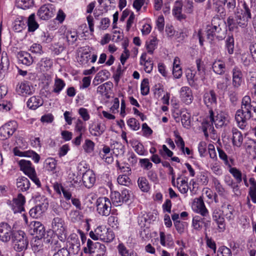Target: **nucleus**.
<instances>
[{"mask_svg": "<svg viewBox=\"0 0 256 256\" xmlns=\"http://www.w3.org/2000/svg\"><path fill=\"white\" fill-rule=\"evenodd\" d=\"M252 14L248 4L244 0L238 2L235 11V18L230 16L227 18V24L230 31L237 30L239 27L246 28Z\"/></svg>", "mask_w": 256, "mask_h": 256, "instance_id": "nucleus-1", "label": "nucleus"}, {"mask_svg": "<svg viewBox=\"0 0 256 256\" xmlns=\"http://www.w3.org/2000/svg\"><path fill=\"white\" fill-rule=\"evenodd\" d=\"M250 118L256 120V102L252 100L250 96H245L242 98L241 108L236 111L235 120L238 126L244 130Z\"/></svg>", "mask_w": 256, "mask_h": 256, "instance_id": "nucleus-2", "label": "nucleus"}, {"mask_svg": "<svg viewBox=\"0 0 256 256\" xmlns=\"http://www.w3.org/2000/svg\"><path fill=\"white\" fill-rule=\"evenodd\" d=\"M226 23L218 18H213L210 24L206 26V38L210 43L215 38L223 40L226 34Z\"/></svg>", "mask_w": 256, "mask_h": 256, "instance_id": "nucleus-3", "label": "nucleus"}, {"mask_svg": "<svg viewBox=\"0 0 256 256\" xmlns=\"http://www.w3.org/2000/svg\"><path fill=\"white\" fill-rule=\"evenodd\" d=\"M90 236L94 240H100L106 242H110L114 238V233L112 230L102 226H98L94 232H90Z\"/></svg>", "mask_w": 256, "mask_h": 256, "instance_id": "nucleus-4", "label": "nucleus"}, {"mask_svg": "<svg viewBox=\"0 0 256 256\" xmlns=\"http://www.w3.org/2000/svg\"><path fill=\"white\" fill-rule=\"evenodd\" d=\"M12 242L14 249L18 252L25 250L28 246V241L24 232L18 230L14 232Z\"/></svg>", "mask_w": 256, "mask_h": 256, "instance_id": "nucleus-5", "label": "nucleus"}, {"mask_svg": "<svg viewBox=\"0 0 256 256\" xmlns=\"http://www.w3.org/2000/svg\"><path fill=\"white\" fill-rule=\"evenodd\" d=\"M80 242L78 237L75 234H71L67 239L66 246L64 248H66L70 256H74L78 254L80 250Z\"/></svg>", "mask_w": 256, "mask_h": 256, "instance_id": "nucleus-6", "label": "nucleus"}, {"mask_svg": "<svg viewBox=\"0 0 256 256\" xmlns=\"http://www.w3.org/2000/svg\"><path fill=\"white\" fill-rule=\"evenodd\" d=\"M138 223L140 227L139 233L142 240L146 242L152 238L150 220L144 216H140L138 218Z\"/></svg>", "mask_w": 256, "mask_h": 256, "instance_id": "nucleus-7", "label": "nucleus"}, {"mask_svg": "<svg viewBox=\"0 0 256 256\" xmlns=\"http://www.w3.org/2000/svg\"><path fill=\"white\" fill-rule=\"evenodd\" d=\"M209 114L210 122L212 124H214L217 128L226 126L229 122V116L225 113L220 112L215 116L213 110H209Z\"/></svg>", "mask_w": 256, "mask_h": 256, "instance_id": "nucleus-8", "label": "nucleus"}, {"mask_svg": "<svg viewBox=\"0 0 256 256\" xmlns=\"http://www.w3.org/2000/svg\"><path fill=\"white\" fill-rule=\"evenodd\" d=\"M232 86L234 90H239L244 84V78L242 68L236 66L232 70Z\"/></svg>", "mask_w": 256, "mask_h": 256, "instance_id": "nucleus-9", "label": "nucleus"}, {"mask_svg": "<svg viewBox=\"0 0 256 256\" xmlns=\"http://www.w3.org/2000/svg\"><path fill=\"white\" fill-rule=\"evenodd\" d=\"M97 211L102 216H108L111 211L112 204L110 200L106 197L99 198L96 202Z\"/></svg>", "mask_w": 256, "mask_h": 256, "instance_id": "nucleus-10", "label": "nucleus"}, {"mask_svg": "<svg viewBox=\"0 0 256 256\" xmlns=\"http://www.w3.org/2000/svg\"><path fill=\"white\" fill-rule=\"evenodd\" d=\"M52 228L60 241L66 238V232L64 220L60 218H54L52 222Z\"/></svg>", "mask_w": 256, "mask_h": 256, "instance_id": "nucleus-11", "label": "nucleus"}, {"mask_svg": "<svg viewBox=\"0 0 256 256\" xmlns=\"http://www.w3.org/2000/svg\"><path fill=\"white\" fill-rule=\"evenodd\" d=\"M16 122L10 121L0 128V140L8 139L16 130Z\"/></svg>", "mask_w": 256, "mask_h": 256, "instance_id": "nucleus-12", "label": "nucleus"}, {"mask_svg": "<svg viewBox=\"0 0 256 256\" xmlns=\"http://www.w3.org/2000/svg\"><path fill=\"white\" fill-rule=\"evenodd\" d=\"M192 208L194 212L200 214L204 217L209 216L208 210L205 206L202 196H200L194 199Z\"/></svg>", "mask_w": 256, "mask_h": 256, "instance_id": "nucleus-13", "label": "nucleus"}, {"mask_svg": "<svg viewBox=\"0 0 256 256\" xmlns=\"http://www.w3.org/2000/svg\"><path fill=\"white\" fill-rule=\"evenodd\" d=\"M26 202L24 196L19 194L18 196L14 198L12 201L8 200L7 204L11 206L14 213L22 212L24 211V205Z\"/></svg>", "mask_w": 256, "mask_h": 256, "instance_id": "nucleus-14", "label": "nucleus"}, {"mask_svg": "<svg viewBox=\"0 0 256 256\" xmlns=\"http://www.w3.org/2000/svg\"><path fill=\"white\" fill-rule=\"evenodd\" d=\"M54 12L55 9L52 4H44L39 8L37 15L40 19L46 20L52 17Z\"/></svg>", "mask_w": 256, "mask_h": 256, "instance_id": "nucleus-15", "label": "nucleus"}, {"mask_svg": "<svg viewBox=\"0 0 256 256\" xmlns=\"http://www.w3.org/2000/svg\"><path fill=\"white\" fill-rule=\"evenodd\" d=\"M204 102L209 110H213L217 105L216 95L213 90L205 92L203 96Z\"/></svg>", "mask_w": 256, "mask_h": 256, "instance_id": "nucleus-16", "label": "nucleus"}, {"mask_svg": "<svg viewBox=\"0 0 256 256\" xmlns=\"http://www.w3.org/2000/svg\"><path fill=\"white\" fill-rule=\"evenodd\" d=\"M12 232L11 226L6 222L0 224V240L4 242H7L12 238Z\"/></svg>", "mask_w": 256, "mask_h": 256, "instance_id": "nucleus-17", "label": "nucleus"}, {"mask_svg": "<svg viewBox=\"0 0 256 256\" xmlns=\"http://www.w3.org/2000/svg\"><path fill=\"white\" fill-rule=\"evenodd\" d=\"M46 241L50 243L51 250L54 252L52 256H70L66 248H61L62 246L58 240L48 239Z\"/></svg>", "mask_w": 256, "mask_h": 256, "instance_id": "nucleus-18", "label": "nucleus"}, {"mask_svg": "<svg viewBox=\"0 0 256 256\" xmlns=\"http://www.w3.org/2000/svg\"><path fill=\"white\" fill-rule=\"evenodd\" d=\"M30 232L32 235H36L38 239H42L45 235L46 231L44 226L41 222L32 221L30 225Z\"/></svg>", "mask_w": 256, "mask_h": 256, "instance_id": "nucleus-19", "label": "nucleus"}, {"mask_svg": "<svg viewBox=\"0 0 256 256\" xmlns=\"http://www.w3.org/2000/svg\"><path fill=\"white\" fill-rule=\"evenodd\" d=\"M213 220L218 225L219 232H224L226 230V222L224 218L222 215V212L219 208H215L212 214Z\"/></svg>", "mask_w": 256, "mask_h": 256, "instance_id": "nucleus-20", "label": "nucleus"}, {"mask_svg": "<svg viewBox=\"0 0 256 256\" xmlns=\"http://www.w3.org/2000/svg\"><path fill=\"white\" fill-rule=\"evenodd\" d=\"M16 93L22 96L32 94L34 92L33 86L28 82L18 83L16 86Z\"/></svg>", "mask_w": 256, "mask_h": 256, "instance_id": "nucleus-21", "label": "nucleus"}, {"mask_svg": "<svg viewBox=\"0 0 256 256\" xmlns=\"http://www.w3.org/2000/svg\"><path fill=\"white\" fill-rule=\"evenodd\" d=\"M186 74L188 82L191 86H197L204 79L196 71L190 68L186 70Z\"/></svg>", "mask_w": 256, "mask_h": 256, "instance_id": "nucleus-22", "label": "nucleus"}, {"mask_svg": "<svg viewBox=\"0 0 256 256\" xmlns=\"http://www.w3.org/2000/svg\"><path fill=\"white\" fill-rule=\"evenodd\" d=\"M180 96L182 102L186 104H190L194 99L192 90L190 88L186 86H182L180 88Z\"/></svg>", "mask_w": 256, "mask_h": 256, "instance_id": "nucleus-23", "label": "nucleus"}, {"mask_svg": "<svg viewBox=\"0 0 256 256\" xmlns=\"http://www.w3.org/2000/svg\"><path fill=\"white\" fill-rule=\"evenodd\" d=\"M82 181L85 187L91 188L96 182V176L93 171L90 170H86L82 174Z\"/></svg>", "mask_w": 256, "mask_h": 256, "instance_id": "nucleus-24", "label": "nucleus"}, {"mask_svg": "<svg viewBox=\"0 0 256 256\" xmlns=\"http://www.w3.org/2000/svg\"><path fill=\"white\" fill-rule=\"evenodd\" d=\"M20 169L28 176L34 174L36 172L34 167L32 166V163L29 160H22L18 162Z\"/></svg>", "mask_w": 256, "mask_h": 256, "instance_id": "nucleus-25", "label": "nucleus"}, {"mask_svg": "<svg viewBox=\"0 0 256 256\" xmlns=\"http://www.w3.org/2000/svg\"><path fill=\"white\" fill-rule=\"evenodd\" d=\"M182 2L180 0H176L172 8V14L178 20L182 21L186 18V16L182 14Z\"/></svg>", "mask_w": 256, "mask_h": 256, "instance_id": "nucleus-26", "label": "nucleus"}, {"mask_svg": "<svg viewBox=\"0 0 256 256\" xmlns=\"http://www.w3.org/2000/svg\"><path fill=\"white\" fill-rule=\"evenodd\" d=\"M188 178L186 176H180L176 178V187L179 192L182 194H186L189 189L188 182ZM176 185L174 186H176Z\"/></svg>", "mask_w": 256, "mask_h": 256, "instance_id": "nucleus-27", "label": "nucleus"}, {"mask_svg": "<svg viewBox=\"0 0 256 256\" xmlns=\"http://www.w3.org/2000/svg\"><path fill=\"white\" fill-rule=\"evenodd\" d=\"M212 69L216 74L222 76L226 72V64L224 62L221 60H216L212 63Z\"/></svg>", "mask_w": 256, "mask_h": 256, "instance_id": "nucleus-28", "label": "nucleus"}, {"mask_svg": "<svg viewBox=\"0 0 256 256\" xmlns=\"http://www.w3.org/2000/svg\"><path fill=\"white\" fill-rule=\"evenodd\" d=\"M46 210V207L44 204H39L32 208L29 214L32 218H38L42 216Z\"/></svg>", "mask_w": 256, "mask_h": 256, "instance_id": "nucleus-29", "label": "nucleus"}, {"mask_svg": "<svg viewBox=\"0 0 256 256\" xmlns=\"http://www.w3.org/2000/svg\"><path fill=\"white\" fill-rule=\"evenodd\" d=\"M232 142L234 146H240L243 142V136L242 132L236 128H234L232 129Z\"/></svg>", "mask_w": 256, "mask_h": 256, "instance_id": "nucleus-30", "label": "nucleus"}, {"mask_svg": "<svg viewBox=\"0 0 256 256\" xmlns=\"http://www.w3.org/2000/svg\"><path fill=\"white\" fill-rule=\"evenodd\" d=\"M30 182L24 176L18 177L16 180V186L20 191L25 192L30 187Z\"/></svg>", "mask_w": 256, "mask_h": 256, "instance_id": "nucleus-31", "label": "nucleus"}, {"mask_svg": "<svg viewBox=\"0 0 256 256\" xmlns=\"http://www.w3.org/2000/svg\"><path fill=\"white\" fill-rule=\"evenodd\" d=\"M43 101L39 96H34L30 98L27 102V106L30 109L36 110L42 106Z\"/></svg>", "mask_w": 256, "mask_h": 256, "instance_id": "nucleus-32", "label": "nucleus"}, {"mask_svg": "<svg viewBox=\"0 0 256 256\" xmlns=\"http://www.w3.org/2000/svg\"><path fill=\"white\" fill-rule=\"evenodd\" d=\"M106 130V126L104 124L98 123L96 124L92 125L90 128V134L96 136H101Z\"/></svg>", "mask_w": 256, "mask_h": 256, "instance_id": "nucleus-33", "label": "nucleus"}, {"mask_svg": "<svg viewBox=\"0 0 256 256\" xmlns=\"http://www.w3.org/2000/svg\"><path fill=\"white\" fill-rule=\"evenodd\" d=\"M19 61L26 66H30L33 62L32 57L26 52H20L18 54Z\"/></svg>", "mask_w": 256, "mask_h": 256, "instance_id": "nucleus-34", "label": "nucleus"}, {"mask_svg": "<svg viewBox=\"0 0 256 256\" xmlns=\"http://www.w3.org/2000/svg\"><path fill=\"white\" fill-rule=\"evenodd\" d=\"M100 242H94L90 239H88L87 241L86 247L84 248V252L86 254H94L95 251L98 249V247L99 246Z\"/></svg>", "mask_w": 256, "mask_h": 256, "instance_id": "nucleus-35", "label": "nucleus"}, {"mask_svg": "<svg viewBox=\"0 0 256 256\" xmlns=\"http://www.w3.org/2000/svg\"><path fill=\"white\" fill-rule=\"evenodd\" d=\"M172 74L176 78H180L182 75V70L180 66V60L178 57H176L174 60Z\"/></svg>", "mask_w": 256, "mask_h": 256, "instance_id": "nucleus-36", "label": "nucleus"}, {"mask_svg": "<svg viewBox=\"0 0 256 256\" xmlns=\"http://www.w3.org/2000/svg\"><path fill=\"white\" fill-rule=\"evenodd\" d=\"M250 186L249 188L248 196L250 198L252 202L256 204V181L254 178L250 179Z\"/></svg>", "mask_w": 256, "mask_h": 256, "instance_id": "nucleus-37", "label": "nucleus"}, {"mask_svg": "<svg viewBox=\"0 0 256 256\" xmlns=\"http://www.w3.org/2000/svg\"><path fill=\"white\" fill-rule=\"evenodd\" d=\"M68 182L70 183V186L78 187L80 186V178L75 173L70 172L68 175Z\"/></svg>", "mask_w": 256, "mask_h": 256, "instance_id": "nucleus-38", "label": "nucleus"}, {"mask_svg": "<svg viewBox=\"0 0 256 256\" xmlns=\"http://www.w3.org/2000/svg\"><path fill=\"white\" fill-rule=\"evenodd\" d=\"M28 24V30L30 32L35 31L38 28V24L36 21L35 14H31L28 20L26 19V22Z\"/></svg>", "mask_w": 256, "mask_h": 256, "instance_id": "nucleus-39", "label": "nucleus"}, {"mask_svg": "<svg viewBox=\"0 0 256 256\" xmlns=\"http://www.w3.org/2000/svg\"><path fill=\"white\" fill-rule=\"evenodd\" d=\"M234 40L232 36H228L225 40V49L229 54H232L234 52Z\"/></svg>", "mask_w": 256, "mask_h": 256, "instance_id": "nucleus-40", "label": "nucleus"}, {"mask_svg": "<svg viewBox=\"0 0 256 256\" xmlns=\"http://www.w3.org/2000/svg\"><path fill=\"white\" fill-rule=\"evenodd\" d=\"M66 86L65 82L61 78H56L52 92L58 94Z\"/></svg>", "mask_w": 256, "mask_h": 256, "instance_id": "nucleus-41", "label": "nucleus"}, {"mask_svg": "<svg viewBox=\"0 0 256 256\" xmlns=\"http://www.w3.org/2000/svg\"><path fill=\"white\" fill-rule=\"evenodd\" d=\"M190 113L188 112L186 109L183 110L181 116V122L182 126L186 128H189L190 126Z\"/></svg>", "mask_w": 256, "mask_h": 256, "instance_id": "nucleus-42", "label": "nucleus"}, {"mask_svg": "<svg viewBox=\"0 0 256 256\" xmlns=\"http://www.w3.org/2000/svg\"><path fill=\"white\" fill-rule=\"evenodd\" d=\"M197 71L198 75H200L204 78L206 75V68L204 62L201 58H198L196 60Z\"/></svg>", "mask_w": 256, "mask_h": 256, "instance_id": "nucleus-43", "label": "nucleus"}, {"mask_svg": "<svg viewBox=\"0 0 256 256\" xmlns=\"http://www.w3.org/2000/svg\"><path fill=\"white\" fill-rule=\"evenodd\" d=\"M232 176L237 184H240L242 180V172L236 167H232L228 170Z\"/></svg>", "mask_w": 256, "mask_h": 256, "instance_id": "nucleus-44", "label": "nucleus"}, {"mask_svg": "<svg viewBox=\"0 0 256 256\" xmlns=\"http://www.w3.org/2000/svg\"><path fill=\"white\" fill-rule=\"evenodd\" d=\"M196 178L197 179V182L200 184V186H206L208 182V178L206 172L202 171L199 172Z\"/></svg>", "mask_w": 256, "mask_h": 256, "instance_id": "nucleus-45", "label": "nucleus"}, {"mask_svg": "<svg viewBox=\"0 0 256 256\" xmlns=\"http://www.w3.org/2000/svg\"><path fill=\"white\" fill-rule=\"evenodd\" d=\"M234 212L235 210L234 206L232 205L228 204L224 209L223 212L226 218L230 221L231 220H234Z\"/></svg>", "mask_w": 256, "mask_h": 256, "instance_id": "nucleus-46", "label": "nucleus"}, {"mask_svg": "<svg viewBox=\"0 0 256 256\" xmlns=\"http://www.w3.org/2000/svg\"><path fill=\"white\" fill-rule=\"evenodd\" d=\"M56 166V161L52 158H46L44 162V167L46 170L54 172Z\"/></svg>", "mask_w": 256, "mask_h": 256, "instance_id": "nucleus-47", "label": "nucleus"}, {"mask_svg": "<svg viewBox=\"0 0 256 256\" xmlns=\"http://www.w3.org/2000/svg\"><path fill=\"white\" fill-rule=\"evenodd\" d=\"M139 188L144 192H147L150 188L148 180L144 177L139 178L138 180Z\"/></svg>", "mask_w": 256, "mask_h": 256, "instance_id": "nucleus-48", "label": "nucleus"}, {"mask_svg": "<svg viewBox=\"0 0 256 256\" xmlns=\"http://www.w3.org/2000/svg\"><path fill=\"white\" fill-rule=\"evenodd\" d=\"M212 183L218 194L220 196H224L226 190L218 178H214L212 179Z\"/></svg>", "mask_w": 256, "mask_h": 256, "instance_id": "nucleus-49", "label": "nucleus"}, {"mask_svg": "<svg viewBox=\"0 0 256 256\" xmlns=\"http://www.w3.org/2000/svg\"><path fill=\"white\" fill-rule=\"evenodd\" d=\"M20 20H16L14 26V29L16 32H21L26 27L24 22H26V18L20 17Z\"/></svg>", "mask_w": 256, "mask_h": 256, "instance_id": "nucleus-50", "label": "nucleus"}, {"mask_svg": "<svg viewBox=\"0 0 256 256\" xmlns=\"http://www.w3.org/2000/svg\"><path fill=\"white\" fill-rule=\"evenodd\" d=\"M220 3L224 4L230 12H234L236 8V0H222Z\"/></svg>", "mask_w": 256, "mask_h": 256, "instance_id": "nucleus-51", "label": "nucleus"}, {"mask_svg": "<svg viewBox=\"0 0 256 256\" xmlns=\"http://www.w3.org/2000/svg\"><path fill=\"white\" fill-rule=\"evenodd\" d=\"M204 218H202L200 216H196L192 219V224L195 230H200L202 228Z\"/></svg>", "mask_w": 256, "mask_h": 256, "instance_id": "nucleus-52", "label": "nucleus"}, {"mask_svg": "<svg viewBox=\"0 0 256 256\" xmlns=\"http://www.w3.org/2000/svg\"><path fill=\"white\" fill-rule=\"evenodd\" d=\"M156 38L154 37L150 41H147L146 42V46L148 52L152 54L154 50L156 48L157 43H156Z\"/></svg>", "mask_w": 256, "mask_h": 256, "instance_id": "nucleus-53", "label": "nucleus"}, {"mask_svg": "<svg viewBox=\"0 0 256 256\" xmlns=\"http://www.w3.org/2000/svg\"><path fill=\"white\" fill-rule=\"evenodd\" d=\"M198 151L200 156L201 158H204L207 154V144L205 142H200L198 144Z\"/></svg>", "mask_w": 256, "mask_h": 256, "instance_id": "nucleus-54", "label": "nucleus"}, {"mask_svg": "<svg viewBox=\"0 0 256 256\" xmlns=\"http://www.w3.org/2000/svg\"><path fill=\"white\" fill-rule=\"evenodd\" d=\"M148 80L144 78L142 80L140 85L141 94L143 96L147 95L149 92Z\"/></svg>", "mask_w": 256, "mask_h": 256, "instance_id": "nucleus-55", "label": "nucleus"}, {"mask_svg": "<svg viewBox=\"0 0 256 256\" xmlns=\"http://www.w3.org/2000/svg\"><path fill=\"white\" fill-rule=\"evenodd\" d=\"M218 256H232V251L226 246H221L218 249Z\"/></svg>", "mask_w": 256, "mask_h": 256, "instance_id": "nucleus-56", "label": "nucleus"}, {"mask_svg": "<svg viewBox=\"0 0 256 256\" xmlns=\"http://www.w3.org/2000/svg\"><path fill=\"white\" fill-rule=\"evenodd\" d=\"M94 143L91 140L86 139L83 145L85 152L87 153H91L94 150Z\"/></svg>", "mask_w": 256, "mask_h": 256, "instance_id": "nucleus-57", "label": "nucleus"}, {"mask_svg": "<svg viewBox=\"0 0 256 256\" xmlns=\"http://www.w3.org/2000/svg\"><path fill=\"white\" fill-rule=\"evenodd\" d=\"M117 180L118 183L121 185L128 186L130 184V180L126 174L120 175Z\"/></svg>", "mask_w": 256, "mask_h": 256, "instance_id": "nucleus-58", "label": "nucleus"}, {"mask_svg": "<svg viewBox=\"0 0 256 256\" xmlns=\"http://www.w3.org/2000/svg\"><path fill=\"white\" fill-rule=\"evenodd\" d=\"M111 200L114 204L120 205L122 204L120 193L118 192H113L111 194Z\"/></svg>", "mask_w": 256, "mask_h": 256, "instance_id": "nucleus-59", "label": "nucleus"}, {"mask_svg": "<svg viewBox=\"0 0 256 256\" xmlns=\"http://www.w3.org/2000/svg\"><path fill=\"white\" fill-rule=\"evenodd\" d=\"M66 37L69 44H73L77 40L78 36L76 32L70 31L66 33Z\"/></svg>", "mask_w": 256, "mask_h": 256, "instance_id": "nucleus-60", "label": "nucleus"}, {"mask_svg": "<svg viewBox=\"0 0 256 256\" xmlns=\"http://www.w3.org/2000/svg\"><path fill=\"white\" fill-rule=\"evenodd\" d=\"M38 64L40 67L44 68H50L52 65V62L50 58H44L41 59Z\"/></svg>", "mask_w": 256, "mask_h": 256, "instance_id": "nucleus-61", "label": "nucleus"}, {"mask_svg": "<svg viewBox=\"0 0 256 256\" xmlns=\"http://www.w3.org/2000/svg\"><path fill=\"white\" fill-rule=\"evenodd\" d=\"M140 166L144 170H148L152 166V164L148 158H141L140 160Z\"/></svg>", "mask_w": 256, "mask_h": 256, "instance_id": "nucleus-62", "label": "nucleus"}, {"mask_svg": "<svg viewBox=\"0 0 256 256\" xmlns=\"http://www.w3.org/2000/svg\"><path fill=\"white\" fill-rule=\"evenodd\" d=\"M122 204L128 202L132 197V194L128 190L124 189L120 193Z\"/></svg>", "mask_w": 256, "mask_h": 256, "instance_id": "nucleus-63", "label": "nucleus"}, {"mask_svg": "<svg viewBox=\"0 0 256 256\" xmlns=\"http://www.w3.org/2000/svg\"><path fill=\"white\" fill-rule=\"evenodd\" d=\"M85 130L86 127L83 122L81 120L78 119L76 123L75 130L79 132V134H82V132H84Z\"/></svg>", "mask_w": 256, "mask_h": 256, "instance_id": "nucleus-64", "label": "nucleus"}]
</instances>
